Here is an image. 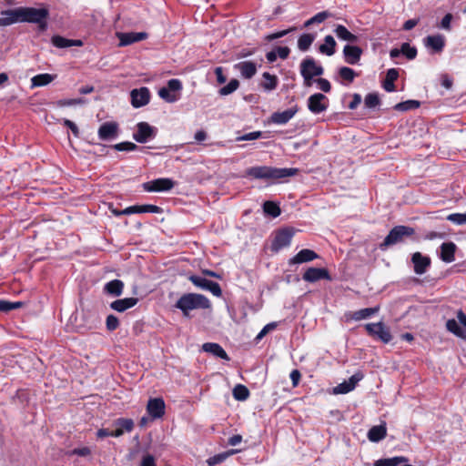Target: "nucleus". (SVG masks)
Listing matches in <instances>:
<instances>
[{"label": "nucleus", "instance_id": "nucleus-1", "mask_svg": "<svg viewBox=\"0 0 466 466\" xmlns=\"http://www.w3.org/2000/svg\"><path fill=\"white\" fill-rule=\"evenodd\" d=\"M298 168L294 167H272L267 166L253 167L247 170V175L258 179H280L296 176Z\"/></svg>", "mask_w": 466, "mask_h": 466}, {"label": "nucleus", "instance_id": "nucleus-2", "mask_svg": "<svg viewBox=\"0 0 466 466\" xmlns=\"http://www.w3.org/2000/svg\"><path fill=\"white\" fill-rule=\"evenodd\" d=\"M209 299L202 294L187 293L182 295L175 304V307L180 309L185 317H189V312L194 309H209Z\"/></svg>", "mask_w": 466, "mask_h": 466}, {"label": "nucleus", "instance_id": "nucleus-3", "mask_svg": "<svg viewBox=\"0 0 466 466\" xmlns=\"http://www.w3.org/2000/svg\"><path fill=\"white\" fill-rule=\"evenodd\" d=\"M48 11L46 8L19 7L20 22L35 23L41 30L46 28Z\"/></svg>", "mask_w": 466, "mask_h": 466}, {"label": "nucleus", "instance_id": "nucleus-4", "mask_svg": "<svg viewBox=\"0 0 466 466\" xmlns=\"http://www.w3.org/2000/svg\"><path fill=\"white\" fill-rule=\"evenodd\" d=\"M415 233V229L408 226H395L380 245V249L384 250L388 247L404 241L405 238L411 237Z\"/></svg>", "mask_w": 466, "mask_h": 466}, {"label": "nucleus", "instance_id": "nucleus-5", "mask_svg": "<svg viewBox=\"0 0 466 466\" xmlns=\"http://www.w3.org/2000/svg\"><path fill=\"white\" fill-rule=\"evenodd\" d=\"M323 72V67L318 65L313 58L308 57L300 64V74L305 86H311L313 77L321 76Z\"/></svg>", "mask_w": 466, "mask_h": 466}, {"label": "nucleus", "instance_id": "nucleus-6", "mask_svg": "<svg viewBox=\"0 0 466 466\" xmlns=\"http://www.w3.org/2000/svg\"><path fill=\"white\" fill-rule=\"evenodd\" d=\"M182 89V84L178 79H170L167 81V86L158 90V96L167 103H174L178 99L177 92Z\"/></svg>", "mask_w": 466, "mask_h": 466}, {"label": "nucleus", "instance_id": "nucleus-7", "mask_svg": "<svg viewBox=\"0 0 466 466\" xmlns=\"http://www.w3.org/2000/svg\"><path fill=\"white\" fill-rule=\"evenodd\" d=\"M365 329L369 335L384 343H389L392 339L390 329L381 321L377 323H368L365 325Z\"/></svg>", "mask_w": 466, "mask_h": 466}, {"label": "nucleus", "instance_id": "nucleus-8", "mask_svg": "<svg viewBox=\"0 0 466 466\" xmlns=\"http://www.w3.org/2000/svg\"><path fill=\"white\" fill-rule=\"evenodd\" d=\"M157 135V129L147 122H139L137 125V130L133 134V138L138 143H147Z\"/></svg>", "mask_w": 466, "mask_h": 466}, {"label": "nucleus", "instance_id": "nucleus-9", "mask_svg": "<svg viewBox=\"0 0 466 466\" xmlns=\"http://www.w3.org/2000/svg\"><path fill=\"white\" fill-rule=\"evenodd\" d=\"M188 279L198 288L210 291L214 296L220 297L222 290L218 283L208 280L200 276H190Z\"/></svg>", "mask_w": 466, "mask_h": 466}, {"label": "nucleus", "instance_id": "nucleus-10", "mask_svg": "<svg viewBox=\"0 0 466 466\" xmlns=\"http://www.w3.org/2000/svg\"><path fill=\"white\" fill-rule=\"evenodd\" d=\"M308 108L313 114H320L328 108V98L321 93L313 94L308 99Z\"/></svg>", "mask_w": 466, "mask_h": 466}, {"label": "nucleus", "instance_id": "nucleus-11", "mask_svg": "<svg viewBox=\"0 0 466 466\" xmlns=\"http://www.w3.org/2000/svg\"><path fill=\"white\" fill-rule=\"evenodd\" d=\"M175 183L170 178H157L143 184V187L148 192L168 191L173 188Z\"/></svg>", "mask_w": 466, "mask_h": 466}, {"label": "nucleus", "instance_id": "nucleus-12", "mask_svg": "<svg viewBox=\"0 0 466 466\" xmlns=\"http://www.w3.org/2000/svg\"><path fill=\"white\" fill-rule=\"evenodd\" d=\"M411 262L413 264V270L417 275H422L427 272L431 267V259L428 256L422 255L417 251L411 255Z\"/></svg>", "mask_w": 466, "mask_h": 466}, {"label": "nucleus", "instance_id": "nucleus-13", "mask_svg": "<svg viewBox=\"0 0 466 466\" xmlns=\"http://www.w3.org/2000/svg\"><path fill=\"white\" fill-rule=\"evenodd\" d=\"M165 401L162 398L150 399L147 405V411L151 420L162 418L165 414Z\"/></svg>", "mask_w": 466, "mask_h": 466}, {"label": "nucleus", "instance_id": "nucleus-14", "mask_svg": "<svg viewBox=\"0 0 466 466\" xmlns=\"http://www.w3.org/2000/svg\"><path fill=\"white\" fill-rule=\"evenodd\" d=\"M119 127L116 122H105L98 128V137L101 140H112L117 137Z\"/></svg>", "mask_w": 466, "mask_h": 466}, {"label": "nucleus", "instance_id": "nucleus-15", "mask_svg": "<svg viewBox=\"0 0 466 466\" xmlns=\"http://www.w3.org/2000/svg\"><path fill=\"white\" fill-rule=\"evenodd\" d=\"M131 104L134 107L138 108L146 106L149 102L150 93L147 87L133 89L130 93Z\"/></svg>", "mask_w": 466, "mask_h": 466}, {"label": "nucleus", "instance_id": "nucleus-16", "mask_svg": "<svg viewBox=\"0 0 466 466\" xmlns=\"http://www.w3.org/2000/svg\"><path fill=\"white\" fill-rule=\"evenodd\" d=\"M363 375L360 372L353 374L349 380H345L335 388H333L334 394H346L355 389L357 383L361 380Z\"/></svg>", "mask_w": 466, "mask_h": 466}, {"label": "nucleus", "instance_id": "nucleus-17", "mask_svg": "<svg viewBox=\"0 0 466 466\" xmlns=\"http://www.w3.org/2000/svg\"><path fill=\"white\" fill-rule=\"evenodd\" d=\"M303 279L307 282H316L319 279L331 280L329 271L326 268H309L303 274Z\"/></svg>", "mask_w": 466, "mask_h": 466}, {"label": "nucleus", "instance_id": "nucleus-18", "mask_svg": "<svg viewBox=\"0 0 466 466\" xmlns=\"http://www.w3.org/2000/svg\"><path fill=\"white\" fill-rule=\"evenodd\" d=\"M293 234V230L290 228H284L279 230L277 233L275 239L273 241V248L275 250H279L285 247H288L291 242Z\"/></svg>", "mask_w": 466, "mask_h": 466}, {"label": "nucleus", "instance_id": "nucleus-19", "mask_svg": "<svg viewBox=\"0 0 466 466\" xmlns=\"http://www.w3.org/2000/svg\"><path fill=\"white\" fill-rule=\"evenodd\" d=\"M298 106H294L282 112H275L271 115L270 120L274 124L284 125L287 124L298 112Z\"/></svg>", "mask_w": 466, "mask_h": 466}, {"label": "nucleus", "instance_id": "nucleus-20", "mask_svg": "<svg viewBox=\"0 0 466 466\" xmlns=\"http://www.w3.org/2000/svg\"><path fill=\"white\" fill-rule=\"evenodd\" d=\"M345 60L350 65H356L360 59L362 49L357 46L347 45L343 48Z\"/></svg>", "mask_w": 466, "mask_h": 466}, {"label": "nucleus", "instance_id": "nucleus-21", "mask_svg": "<svg viewBox=\"0 0 466 466\" xmlns=\"http://www.w3.org/2000/svg\"><path fill=\"white\" fill-rule=\"evenodd\" d=\"M234 68L246 79L253 77L257 73V65L251 61L239 62L234 66Z\"/></svg>", "mask_w": 466, "mask_h": 466}, {"label": "nucleus", "instance_id": "nucleus-22", "mask_svg": "<svg viewBox=\"0 0 466 466\" xmlns=\"http://www.w3.org/2000/svg\"><path fill=\"white\" fill-rule=\"evenodd\" d=\"M424 45L427 48H431L434 52L440 53L444 48L445 37L441 35H428L424 38Z\"/></svg>", "mask_w": 466, "mask_h": 466}, {"label": "nucleus", "instance_id": "nucleus-23", "mask_svg": "<svg viewBox=\"0 0 466 466\" xmlns=\"http://www.w3.org/2000/svg\"><path fill=\"white\" fill-rule=\"evenodd\" d=\"M318 258H319V256L315 251H313L311 249L304 248V249H301L296 256L291 258L289 261V265L301 264V263L312 261Z\"/></svg>", "mask_w": 466, "mask_h": 466}, {"label": "nucleus", "instance_id": "nucleus-24", "mask_svg": "<svg viewBox=\"0 0 466 466\" xmlns=\"http://www.w3.org/2000/svg\"><path fill=\"white\" fill-rule=\"evenodd\" d=\"M0 15V26H7L20 22L19 8L5 10L2 11Z\"/></svg>", "mask_w": 466, "mask_h": 466}, {"label": "nucleus", "instance_id": "nucleus-25", "mask_svg": "<svg viewBox=\"0 0 466 466\" xmlns=\"http://www.w3.org/2000/svg\"><path fill=\"white\" fill-rule=\"evenodd\" d=\"M137 302L138 299L137 298H125L113 301L110 304V308L117 312H124L136 306Z\"/></svg>", "mask_w": 466, "mask_h": 466}, {"label": "nucleus", "instance_id": "nucleus-26", "mask_svg": "<svg viewBox=\"0 0 466 466\" xmlns=\"http://www.w3.org/2000/svg\"><path fill=\"white\" fill-rule=\"evenodd\" d=\"M202 350L205 352L210 353L225 360H229V357L224 349L218 343L207 342L202 345Z\"/></svg>", "mask_w": 466, "mask_h": 466}, {"label": "nucleus", "instance_id": "nucleus-27", "mask_svg": "<svg viewBox=\"0 0 466 466\" xmlns=\"http://www.w3.org/2000/svg\"><path fill=\"white\" fill-rule=\"evenodd\" d=\"M456 245L453 242H444L441 246V258L446 263H451L455 259Z\"/></svg>", "mask_w": 466, "mask_h": 466}, {"label": "nucleus", "instance_id": "nucleus-28", "mask_svg": "<svg viewBox=\"0 0 466 466\" xmlns=\"http://www.w3.org/2000/svg\"><path fill=\"white\" fill-rule=\"evenodd\" d=\"M387 435L386 423L373 426L368 431V439L372 442H379Z\"/></svg>", "mask_w": 466, "mask_h": 466}, {"label": "nucleus", "instance_id": "nucleus-29", "mask_svg": "<svg viewBox=\"0 0 466 466\" xmlns=\"http://www.w3.org/2000/svg\"><path fill=\"white\" fill-rule=\"evenodd\" d=\"M52 44L58 48H66L71 46H81L83 42L78 39H67L60 35H55L51 39Z\"/></svg>", "mask_w": 466, "mask_h": 466}, {"label": "nucleus", "instance_id": "nucleus-30", "mask_svg": "<svg viewBox=\"0 0 466 466\" xmlns=\"http://www.w3.org/2000/svg\"><path fill=\"white\" fill-rule=\"evenodd\" d=\"M161 208L155 205H142V206H131L124 209L123 213L127 214H137V213H160Z\"/></svg>", "mask_w": 466, "mask_h": 466}, {"label": "nucleus", "instance_id": "nucleus-31", "mask_svg": "<svg viewBox=\"0 0 466 466\" xmlns=\"http://www.w3.org/2000/svg\"><path fill=\"white\" fill-rule=\"evenodd\" d=\"M124 283L119 279H114L105 285V291L113 296H120L123 292Z\"/></svg>", "mask_w": 466, "mask_h": 466}, {"label": "nucleus", "instance_id": "nucleus-32", "mask_svg": "<svg viewBox=\"0 0 466 466\" xmlns=\"http://www.w3.org/2000/svg\"><path fill=\"white\" fill-rule=\"evenodd\" d=\"M399 72L395 68H390L387 71L386 78L383 82V88L387 92H392L395 90L394 81L397 80Z\"/></svg>", "mask_w": 466, "mask_h": 466}, {"label": "nucleus", "instance_id": "nucleus-33", "mask_svg": "<svg viewBox=\"0 0 466 466\" xmlns=\"http://www.w3.org/2000/svg\"><path fill=\"white\" fill-rule=\"evenodd\" d=\"M380 307L366 308L354 311L350 314V319L359 321L370 318V316L379 312Z\"/></svg>", "mask_w": 466, "mask_h": 466}, {"label": "nucleus", "instance_id": "nucleus-34", "mask_svg": "<svg viewBox=\"0 0 466 466\" xmlns=\"http://www.w3.org/2000/svg\"><path fill=\"white\" fill-rule=\"evenodd\" d=\"M334 33L336 34L337 37L341 39V40L351 42V43H355V42L358 41V36L353 35V34H351L342 25H337L335 30H334Z\"/></svg>", "mask_w": 466, "mask_h": 466}, {"label": "nucleus", "instance_id": "nucleus-35", "mask_svg": "<svg viewBox=\"0 0 466 466\" xmlns=\"http://www.w3.org/2000/svg\"><path fill=\"white\" fill-rule=\"evenodd\" d=\"M409 461L404 456H397L392 458L380 459L376 461L373 466H398L400 463H405Z\"/></svg>", "mask_w": 466, "mask_h": 466}, {"label": "nucleus", "instance_id": "nucleus-36", "mask_svg": "<svg viewBox=\"0 0 466 466\" xmlns=\"http://www.w3.org/2000/svg\"><path fill=\"white\" fill-rule=\"evenodd\" d=\"M336 41L331 35H327L324 38V44L319 46V52L327 56H332L335 53Z\"/></svg>", "mask_w": 466, "mask_h": 466}, {"label": "nucleus", "instance_id": "nucleus-37", "mask_svg": "<svg viewBox=\"0 0 466 466\" xmlns=\"http://www.w3.org/2000/svg\"><path fill=\"white\" fill-rule=\"evenodd\" d=\"M263 81L261 83V86L266 91H272L278 86V77L274 75H271L268 72L263 73L262 75Z\"/></svg>", "mask_w": 466, "mask_h": 466}, {"label": "nucleus", "instance_id": "nucleus-38", "mask_svg": "<svg viewBox=\"0 0 466 466\" xmlns=\"http://www.w3.org/2000/svg\"><path fill=\"white\" fill-rule=\"evenodd\" d=\"M54 78V76L47 73L36 75L31 79L32 87L46 86L50 84Z\"/></svg>", "mask_w": 466, "mask_h": 466}, {"label": "nucleus", "instance_id": "nucleus-39", "mask_svg": "<svg viewBox=\"0 0 466 466\" xmlns=\"http://www.w3.org/2000/svg\"><path fill=\"white\" fill-rule=\"evenodd\" d=\"M315 37L311 34H303L298 40V47L300 51H307L312 45Z\"/></svg>", "mask_w": 466, "mask_h": 466}, {"label": "nucleus", "instance_id": "nucleus-40", "mask_svg": "<svg viewBox=\"0 0 466 466\" xmlns=\"http://www.w3.org/2000/svg\"><path fill=\"white\" fill-rule=\"evenodd\" d=\"M447 329L460 338H466V331L462 329L455 319H449L446 322Z\"/></svg>", "mask_w": 466, "mask_h": 466}, {"label": "nucleus", "instance_id": "nucleus-41", "mask_svg": "<svg viewBox=\"0 0 466 466\" xmlns=\"http://www.w3.org/2000/svg\"><path fill=\"white\" fill-rule=\"evenodd\" d=\"M233 397L237 400H246L249 397V390L246 386L238 384L233 389Z\"/></svg>", "mask_w": 466, "mask_h": 466}, {"label": "nucleus", "instance_id": "nucleus-42", "mask_svg": "<svg viewBox=\"0 0 466 466\" xmlns=\"http://www.w3.org/2000/svg\"><path fill=\"white\" fill-rule=\"evenodd\" d=\"M114 426L118 427L124 432H130L134 428V421L132 419L119 418L114 421Z\"/></svg>", "mask_w": 466, "mask_h": 466}, {"label": "nucleus", "instance_id": "nucleus-43", "mask_svg": "<svg viewBox=\"0 0 466 466\" xmlns=\"http://www.w3.org/2000/svg\"><path fill=\"white\" fill-rule=\"evenodd\" d=\"M25 305L23 301L10 302L7 300L0 299V312H9L13 309H17Z\"/></svg>", "mask_w": 466, "mask_h": 466}, {"label": "nucleus", "instance_id": "nucleus-44", "mask_svg": "<svg viewBox=\"0 0 466 466\" xmlns=\"http://www.w3.org/2000/svg\"><path fill=\"white\" fill-rule=\"evenodd\" d=\"M420 105V102L417 100H407L405 102L396 104L394 106V109L398 111H409L418 108Z\"/></svg>", "mask_w": 466, "mask_h": 466}, {"label": "nucleus", "instance_id": "nucleus-45", "mask_svg": "<svg viewBox=\"0 0 466 466\" xmlns=\"http://www.w3.org/2000/svg\"><path fill=\"white\" fill-rule=\"evenodd\" d=\"M263 210L266 214H268L273 218H277L280 215L279 207L272 201H266L263 204Z\"/></svg>", "mask_w": 466, "mask_h": 466}, {"label": "nucleus", "instance_id": "nucleus-46", "mask_svg": "<svg viewBox=\"0 0 466 466\" xmlns=\"http://www.w3.org/2000/svg\"><path fill=\"white\" fill-rule=\"evenodd\" d=\"M238 86H239L238 80V79H231L227 86L221 87L218 90V94L220 96H223L230 95L233 92H235L238 88Z\"/></svg>", "mask_w": 466, "mask_h": 466}, {"label": "nucleus", "instance_id": "nucleus-47", "mask_svg": "<svg viewBox=\"0 0 466 466\" xmlns=\"http://www.w3.org/2000/svg\"><path fill=\"white\" fill-rule=\"evenodd\" d=\"M339 76L348 81L349 83L353 82L354 78L356 77L357 74L356 72L348 66H342L339 69Z\"/></svg>", "mask_w": 466, "mask_h": 466}, {"label": "nucleus", "instance_id": "nucleus-48", "mask_svg": "<svg viewBox=\"0 0 466 466\" xmlns=\"http://www.w3.org/2000/svg\"><path fill=\"white\" fill-rule=\"evenodd\" d=\"M119 46H125L136 43L135 33H120L117 35Z\"/></svg>", "mask_w": 466, "mask_h": 466}, {"label": "nucleus", "instance_id": "nucleus-49", "mask_svg": "<svg viewBox=\"0 0 466 466\" xmlns=\"http://www.w3.org/2000/svg\"><path fill=\"white\" fill-rule=\"evenodd\" d=\"M380 99L376 93H370L364 98V104L368 108H374L379 106Z\"/></svg>", "mask_w": 466, "mask_h": 466}, {"label": "nucleus", "instance_id": "nucleus-50", "mask_svg": "<svg viewBox=\"0 0 466 466\" xmlns=\"http://www.w3.org/2000/svg\"><path fill=\"white\" fill-rule=\"evenodd\" d=\"M400 51L408 59H414L417 56V49L414 46H410L408 43L401 45Z\"/></svg>", "mask_w": 466, "mask_h": 466}, {"label": "nucleus", "instance_id": "nucleus-51", "mask_svg": "<svg viewBox=\"0 0 466 466\" xmlns=\"http://www.w3.org/2000/svg\"><path fill=\"white\" fill-rule=\"evenodd\" d=\"M114 149L117 151H134L138 147L132 142H121L113 146Z\"/></svg>", "mask_w": 466, "mask_h": 466}, {"label": "nucleus", "instance_id": "nucleus-52", "mask_svg": "<svg viewBox=\"0 0 466 466\" xmlns=\"http://www.w3.org/2000/svg\"><path fill=\"white\" fill-rule=\"evenodd\" d=\"M86 101L84 98H74V99H62L57 101V106H71L76 105H83Z\"/></svg>", "mask_w": 466, "mask_h": 466}, {"label": "nucleus", "instance_id": "nucleus-53", "mask_svg": "<svg viewBox=\"0 0 466 466\" xmlns=\"http://www.w3.org/2000/svg\"><path fill=\"white\" fill-rule=\"evenodd\" d=\"M228 454L229 453H228V452L217 454V455H215L213 457L208 458L207 460V463L209 466H214V465H217L218 463H221L222 461H224L228 458Z\"/></svg>", "mask_w": 466, "mask_h": 466}, {"label": "nucleus", "instance_id": "nucleus-54", "mask_svg": "<svg viewBox=\"0 0 466 466\" xmlns=\"http://www.w3.org/2000/svg\"><path fill=\"white\" fill-rule=\"evenodd\" d=\"M447 219L451 222H453L458 225H462L466 223V212L464 214L454 213L451 214L447 217Z\"/></svg>", "mask_w": 466, "mask_h": 466}, {"label": "nucleus", "instance_id": "nucleus-55", "mask_svg": "<svg viewBox=\"0 0 466 466\" xmlns=\"http://www.w3.org/2000/svg\"><path fill=\"white\" fill-rule=\"evenodd\" d=\"M106 325L108 330L113 331L119 326L118 319L115 315H108L106 318Z\"/></svg>", "mask_w": 466, "mask_h": 466}, {"label": "nucleus", "instance_id": "nucleus-56", "mask_svg": "<svg viewBox=\"0 0 466 466\" xmlns=\"http://www.w3.org/2000/svg\"><path fill=\"white\" fill-rule=\"evenodd\" d=\"M262 137V132L261 131H254V132H250V133H248V134H245L241 137H238L237 138L238 141H248V140H255V139H258Z\"/></svg>", "mask_w": 466, "mask_h": 466}, {"label": "nucleus", "instance_id": "nucleus-57", "mask_svg": "<svg viewBox=\"0 0 466 466\" xmlns=\"http://www.w3.org/2000/svg\"><path fill=\"white\" fill-rule=\"evenodd\" d=\"M316 83L318 84L320 90H322L325 93H329L331 89V85L329 82V80L325 78H318L316 80Z\"/></svg>", "mask_w": 466, "mask_h": 466}, {"label": "nucleus", "instance_id": "nucleus-58", "mask_svg": "<svg viewBox=\"0 0 466 466\" xmlns=\"http://www.w3.org/2000/svg\"><path fill=\"white\" fill-rule=\"evenodd\" d=\"M293 30H295V27H291V28L287 29V30L279 31L277 33L268 35L266 37V39L268 40V41H271V40H274V39H277V38H280V37L285 36L286 35H288L289 32H291Z\"/></svg>", "mask_w": 466, "mask_h": 466}, {"label": "nucleus", "instance_id": "nucleus-59", "mask_svg": "<svg viewBox=\"0 0 466 466\" xmlns=\"http://www.w3.org/2000/svg\"><path fill=\"white\" fill-rule=\"evenodd\" d=\"M63 124H64V126L67 127L72 131L73 135L76 137H79V129H78L77 126L73 121H71L69 119H64Z\"/></svg>", "mask_w": 466, "mask_h": 466}, {"label": "nucleus", "instance_id": "nucleus-60", "mask_svg": "<svg viewBox=\"0 0 466 466\" xmlns=\"http://www.w3.org/2000/svg\"><path fill=\"white\" fill-rule=\"evenodd\" d=\"M91 453V451L87 447L76 448L70 451V455H78L81 457L88 456Z\"/></svg>", "mask_w": 466, "mask_h": 466}, {"label": "nucleus", "instance_id": "nucleus-61", "mask_svg": "<svg viewBox=\"0 0 466 466\" xmlns=\"http://www.w3.org/2000/svg\"><path fill=\"white\" fill-rule=\"evenodd\" d=\"M329 16L327 11L319 12L311 17L314 24H319L325 21Z\"/></svg>", "mask_w": 466, "mask_h": 466}, {"label": "nucleus", "instance_id": "nucleus-62", "mask_svg": "<svg viewBox=\"0 0 466 466\" xmlns=\"http://www.w3.org/2000/svg\"><path fill=\"white\" fill-rule=\"evenodd\" d=\"M452 20V15L451 14H447L443 16L442 20H441V27L445 29V30H451V22Z\"/></svg>", "mask_w": 466, "mask_h": 466}, {"label": "nucleus", "instance_id": "nucleus-63", "mask_svg": "<svg viewBox=\"0 0 466 466\" xmlns=\"http://www.w3.org/2000/svg\"><path fill=\"white\" fill-rule=\"evenodd\" d=\"M140 466H157L154 456L147 454L143 457Z\"/></svg>", "mask_w": 466, "mask_h": 466}, {"label": "nucleus", "instance_id": "nucleus-64", "mask_svg": "<svg viewBox=\"0 0 466 466\" xmlns=\"http://www.w3.org/2000/svg\"><path fill=\"white\" fill-rule=\"evenodd\" d=\"M289 52L290 50L288 46H279L276 51L278 56L281 59H286L289 56Z\"/></svg>", "mask_w": 466, "mask_h": 466}]
</instances>
